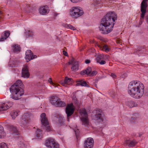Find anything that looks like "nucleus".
Listing matches in <instances>:
<instances>
[{"instance_id": "obj_13", "label": "nucleus", "mask_w": 148, "mask_h": 148, "mask_svg": "<svg viewBox=\"0 0 148 148\" xmlns=\"http://www.w3.org/2000/svg\"><path fill=\"white\" fill-rule=\"evenodd\" d=\"M22 77L24 78H28L29 77L30 74L27 65L25 64L23 66L22 69Z\"/></svg>"}, {"instance_id": "obj_48", "label": "nucleus", "mask_w": 148, "mask_h": 148, "mask_svg": "<svg viewBox=\"0 0 148 148\" xmlns=\"http://www.w3.org/2000/svg\"><path fill=\"white\" fill-rule=\"evenodd\" d=\"M111 77H112L113 78H115L116 77V75L113 73H112L111 74Z\"/></svg>"}, {"instance_id": "obj_47", "label": "nucleus", "mask_w": 148, "mask_h": 148, "mask_svg": "<svg viewBox=\"0 0 148 148\" xmlns=\"http://www.w3.org/2000/svg\"><path fill=\"white\" fill-rule=\"evenodd\" d=\"M6 39L4 37H2L0 38V42L3 41Z\"/></svg>"}, {"instance_id": "obj_5", "label": "nucleus", "mask_w": 148, "mask_h": 148, "mask_svg": "<svg viewBox=\"0 0 148 148\" xmlns=\"http://www.w3.org/2000/svg\"><path fill=\"white\" fill-rule=\"evenodd\" d=\"M32 115L29 113H25L23 114L22 117V120L20 123L21 125L24 127H26L27 124L31 121Z\"/></svg>"}, {"instance_id": "obj_28", "label": "nucleus", "mask_w": 148, "mask_h": 148, "mask_svg": "<svg viewBox=\"0 0 148 148\" xmlns=\"http://www.w3.org/2000/svg\"><path fill=\"white\" fill-rule=\"evenodd\" d=\"M11 116L13 119L18 115V112L16 111H13L11 113Z\"/></svg>"}, {"instance_id": "obj_42", "label": "nucleus", "mask_w": 148, "mask_h": 148, "mask_svg": "<svg viewBox=\"0 0 148 148\" xmlns=\"http://www.w3.org/2000/svg\"><path fill=\"white\" fill-rule=\"evenodd\" d=\"M97 71H94L92 72H91V73L90 75V76H93L97 74Z\"/></svg>"}, {"instance_id": "obj_51", "label": "nucleus", "mask_w": 148, "mask_h": 148, "mask_svg": "<svg viewBox=\"0 0 148 148\" xmlns=\"http://www.w3.org/2000/svg\"><path fill=\"white\" fill-rule=\"evenodd\" d=\"M11 66L12 67H15L17 66V65L15 63L13 64V65H11Z\"/></svg>"}, {"instance_id": "obj_14", "label": "nucleus", "mask_w": 148, "mask_h": 148, "mask_svg": "<svg viewBox=\"0 0 148 148\" xmlns=\"http://www.w3.org/2000/svg\"><path fill=\"white\" fill-rule=\"evenodd\" d=\"M94 141L91 138H89L86 140L84 143V148H92L93 145Z\"/></svg>"}, {"instance_id": "obj_11", "label": "nucleus", "mask_w": 148, "mask_h": 148, "mask_svg": "<svg viewBox=\"0 0 148 148\" xmlns=\"http://www.w3.org/2000/svg\"><path fill=\"white\" fill-rule=\"evenodd\" d=\"M25 58L27 62L37 58L36 55H33L32 53L31 50H28L25 53Z\"/></svg>"}, {"instance_id": "obj_27", "label": "nucleus", "mask_w": 148, "mask_h": 148, "mask_svg": "<svg viewBox=\"0 0 148 148\" xmlns=\"http://www.w3.org/2000/svg\"><path fill=\"white\" fill-rule=\"evenodd\" d=\"M136 52L138 53V55H139L141 54L142 53H143L145 50V49L142 47H139L137 49Z\"/></svg>"}, {"instance_id": "obj_32", "label": "nucleus", "mask_w": 148, "mask_h": 148, "mask_svg": "<svg viewBox=\"0 0 148 148\" xmlns=\"http://www.w3.org/2000/svg\"><path fill=\"white\" fill-rule=\"evenodd\" d=\"M147 0H143L141 3V8H146L147 6Z\"/></svg>"}, {"instance_id": "obj_57", "label": "nucleus", "mask_w": 148, "mask_h": 148, "mask_svg": "<svg viewBox=\"0 0 148 148\" xmlns=\"http://www.w3.org/2000/svg\"><path fill=\"white\" fill-rule=\"evenodd\" d=\"M1 18V17L0 16V18Z\"/></svg>"}, {"instance_id": "obj_55", "label": "nucleus", "mask_w": 148, "mask_h": 148, "mask_svg": "<svg viewBox=\"0 0 148 148\" xmlns=\"http://www.w3.org/2000/svg\"><path fill=\"white\" fill-rule=\"evenodd\" d=\"M2 14V12L1 11H0V14Z\"/></svg>"}, {"instance_id": "obj_23", "label": "nucleus", "mask_w": 148, "mask_h": 148, "mask_svg": "<svg viewBox=\"0 0 148 148\" xmlns=\"http://www.w3.org/2000/svg\"><path fill=\"white\" fill-rule=\"evenodd\" d=\"M72 79L66 77L64 80V82L62 83V85L65 86L66 84L69 85L71 83Z\"/></svg>"}, {"instance_id": "obj_34", "label": "nucleus", "mask_w": 148, "mask_h": 148, "mask_svg": "<svg viewBox=\"0 0 148 148\" xmlns=\"http://www.w3.org/2000/svg\"><path fill=\"white\" fill-rule=\"evenodd\" d=\"M23 83L21 81L19 80L17 81L13 85H15L18 86L19 87H21L20 86Z\"/></svg>"}, {"instance_id": "obj_41", "label": "nucleus", "mask_w": 148, "mask_h": 148, "mask_svg": "<svg viewBox=\"0 0 148 148\" xmlns=\"http://www.w3.org/2000/svg\"><path fill=\"white\" fill-rule=\"evenodd\" d=\"M10 32L8 31H5L4 32V37L6 39L10 35Z\"/></svg>"}, {"instance_id": "obj_9", "label": "nucleus", "mask_w": 148, "mask_h": 148, "mask_svg": "<svg viewBox=\"0 0 148 148\" xmlns=\"http://www.w3.org/2000/svg\"><path fill=\"white\" fill-rule=\"evenodd\" d=\"M81 115L83 116L81 119L82 122V124L85 126H87L88 125L89 121L88 114L85 109L82 110Z\"/></svg>"}, {"instance_id": "obj_10", "label": "nucleus", "mask_w": 148, "mask_h": 148, "mask_svg": "<svg viewBox=\"0 0 148 148\" xmlns=\"http://www.w3.org/2000/svg\"><path fill=\"white\" fill-rule=\"evenodd\" d=\"M7 103L8 104L6 103L0 102V111L7 110L11 107L13 104L12 102L10 101H8Z\"/></svg>"}, {"instance_id": "obj_25", "label": "nucleus", "mask_w": 148, "mask_h": 148, "mask_svg": "<svg viewBox=\"0 0 148 148\" xmlns=\"http://www.w3.org/2000/svg\"><path fill=\"white\" fill-rule=\"evenodd\" d=\"M77 86L81 85L83 86L89 87V85L87 84L85 81H79L78 83L77 84Z\"/></svg>"}, {"instance_id": "obj_4", "label": "nucleus", "mask_w": 148, "mask_h": 148, "mask_svg": "<svg viewBox=\"0 0 148 148\" xmlns=\"http://www.w3.org/2000/svg\"><path fill=\"white\" fill-rule=\"evenodd\" d=\"M84 12L79 7H73L70 10V15L73 18H76L82 16Z\"/></svg>"}, {"instance_id": "obj_6", "label": "nucleus", "mask_w": 148, "mask_h": 148, "mask_svg": "<svg viewBox=\"0 0 148 148\" xmlns=\"http://www.w3.org/2000/svg\"><path fill=\"white\" fill-rule=\"evenodd\" d=\"M45 145L48 148H59V145L54 139L52 138H49L46 140Z\"/></svg>"}, {"instance_id": "obj_46", "label": "nucleus", "mask_w": 148, "mask_h": 148, "mask_svg": "<svg viewBox=\"0 0 148 148\" xmlns=\"http://www.w3.org/2000/svg\"><path fill=\"white\" fill-rule=\"evenodd\" d=\"M85 62L86 64H89L90 63V61L89 60H86L85 61Z\"/></svg>"}, {"instance_id": "obj_37", "label": "nucleus", "mask_w": 148, "mask_h": 148, "mask_svg": "<svg viewBox=\"0 0 148 148\" xmlns=\"http://www.w3.org/2000/svg\"><path fill=\"white\" fill-rule=\"evenodd\" d=\"M104 56L103 55H99L96 59V61L99 60L100 61L101 60L104 59Z\"/></svg>"}, {"instance_id": "obj_18", "label": "nucleus", "mask_w": 148, "mask_h": 148, "mask_svg": "<svg viewBox=\"0 0 148 148\" xmlns=\"http://www.w3.org/2000/svg\"><path fill=\"white\" fill-rule=\"evenodd\" d=\"M8 127L12 134L16 135H17L18 134V131L16 127L11 125H10Z\"/></svg>"}, {"instance_id": "obj_36", "label": "nucleus", "mask_w": 148, "mask_h": 148, "mask_svg": "<svg viewBox=\"0 0 148 148\" xmlns=\"http://www.w3.org/2000/svg\"><path fill=\"white\" fill-rule=\"evenodd\" d=\"M102 50L106 52H108L110 51V48L108 45H105L103 46Z\"/></svg>"}, {"instance_id": "obj_8", "label": "nucleus", "mask_w": 148, "mask_h": 148, "mask_svg": "<svg viewBox=\"0 0 148 148\" xmlns=\"http://www.w3.org/2000/svg\"><path fill=\"white\" fill-rule=\"evenodd\" d=\"M41 121L42 125L46 127V130L47 132L50 130V128L49 125V123L47 118L46 114L45 113H42L40 116Z\"/></svg>"}, {"instance_id": "obj_33", "label": "nucleus", "mask_w": 148, "mask_h": 148, "mask_svg": "<svg viewBox=\"0 0 148 148\" xmlns=\"http://www.w3.org/2000/svg\"><path fill=\"white\" fill-rule=\"evenodd\" d=\"M146 11V8H141V11L142 12V14L141 15V17L142 18L144 17Z\"/></svg>"}, {"instance_id": "obj_31", "label": "nucleus", "mask_w": 148, "mask_h": 148, "mask_svg": "<svg viewBox=\"0 0 148 148\" xmlns=\"http://www.w3.org/2000/svg\"><path fill=\"white\" fill-rule=\"evenodd\" d=\"M36 135L37 138H41L42 136L41 130L40 129L38 130L36 132Z\"/></svg>"}, {"instance_id": "obj_38", "label": "nucleus", "mask_w": 148, "mask_h": 148, "mask_svg": "<svg viewBox=\"0 0 148 148\" xmlns=\"http://www.w3.org/2000/svg\"><path fill=\"white\" fill-rule=\"evenodd\" d=\"M27 35L28 37H32L34 35V34L33 32L31 31H28L27 32Z\"/></svg>"}, {"instance_id": "obj_45", "label": "nucleus", "mask_w": 148, "mask_h": 148, "mask_svg": "<svg viewBox=\"0 0 148 148\" xmlns=\"http://www.w3.org/2000/svg\"><path fill=\"white\" fill-rule=\"evenodd\" d=\"M70 1L73 3H77L81 1L82 0H70Z\"/></svg>"}, {"instance_id": "obj_16", "label": "nucleus", "mask_w": 148, "mask_h": 148, "mask_svg": "<svg viewBox=\"0 0 148 148\" xmlns=\"http://www.w3.org/2000/svg\"><path fill=\"white\" fill-rule=\"evenodd\" d=\"M137 143L134 140H127L125 141L124 145L125 146L128 145L129 147H132L135 146Z\"/></svg>"}, {"instance_id": "obj_39", "label": "nucleus", "mask_w": 148, "mask_h": 148, "mask_svg": "<svg viewBox=\"0 0 148 148\" xmlns=\"http://www.w3.org/2000/svg\"><path fill=\"white\" fill-rule=\"evenodd\" d=\"M48 82H49L51 84H52L53 86H54L55 87L57 86V84L54 83L52 80L51 78H49L48 79Z\"/></svg>"}, {"instance_id": "obj_35", "label": "nucleus", "mask_w": 148, "mask_h": 148, "mask_svg": "<svg viewBox=\"0 0 148 148\" xmlns=\"http://www.w3.org/2000/svg\"><path fill=\"white\" fill-rule=\"evenodd\" d=\"M103 0H94L93 4L94 5H96L100 3H102Z\"/></svg>"}, {"instance_id": "obj_20", "label": "nucleus", "mask_w": 148, "mask_h": 148, "mask_svg": "<svg viewBox=\"0 0 148 148\" xmlns=\"http://www.w3.org/2000/svg\"><path fill=\"white\" fill-rule=\"evenodd\" d=\"M12 49L14 52L16 53L20 51L21 48L18 45L14 44L12 47Z\"/></svg>"}, {"instance_id": "obj_26", "label": "nucleus", "mask_w": 148, "mask_h": 148, "mask_svg": "<svg viewBox=\"0 0 148 148\" xmlns=\"http://www.w3.org/2000/svg\"><path fill=\"white\" fill-rule=\"evenodd\" d=\"M6 135L5 133L3 130V128L0 126V138H3Z\"/></svg>"}, {"instance_id": "obj_54", "label": "nucleus", "mask_w": 148, "mask_h": 148, "mask_svg": "<svg viewBox=\"0 0 148 148\" xmlns=\"http://www.w3.org/2000/svg\"><path fill=\"white\" fill-rule=\"evenodd\" d=\"M105 57H106V58H108V57H109V56H108V55H106L105 56Z\"/></svg>"}, {"instance_id": "obj_2", "label": "nucleus", "mask_w": 148, "mask_h": 148, "mask_svg": "<svg viewBox=\"0 0 148 148\" xmlns=\"http://www.w3.org/2000/svg\"><path fill=\"white\" fill-rule=\"evenodd\" d=\"M128 92L132 97L136 99H139L144 94V85L139 81H131L128 86Z\"/></svg>"}, {"instance_id": "obj_1", "label": "nucleus", "mask_w": 148, "mask_h": 148, "mask_svg": "<svg viewBox=\"0 0 148 148\" xmlns=\"http://www.w3.org/2000/svg\"><path fill=\"white\" fill-rule=\"evenodd\" d=\"M116 15L114 12H109L102 18L99 26V29L101 33L108 34L112 30L114 23L116 20Z\"/></svg>"}, {"instance_id": "obj_50", "label": "nucleus", "mask_w": 148, "mask_h": 148, "mask_svg": "<svg viewBox=\"0 0 148 148\" xmlns=\"http://www.w3.org/2000/svg\"><path fill=\"white\" fill-rule=\"evenodd\" d=\"M63 54L64 55H65V56H67L68 53L66 52L65 51H63Z\"/></svg>"}, {"instance_id": "obj_7", "label": "nucleus", "mask_w": 148, "mask_h": 148, "mask_svg": "<svg viewBox=\"0 0 148 148\" xmlns=\"http://www.w3.org/2000/svg\"><path fill=\"white\" fill-rule=\"evenodd\" d=\"M74 106L72 103L69 104L66 107V112L67 115V120L69 121V117L74 113Z\"/></svg>"}, {"instance_id": "obj_17", "label": "nucleus", "mask_w": 148, "mask_h": 148, "mask_svg": "<svg viewBox=\"0 0 148 148\" xmlns=\"http://www.w3.org/2000/svg\"><path fill=\"white\" fill-rule=\"evenodd\" d=\"M71 69V71L74 72L78 71L79 69L78 62L77 61H74L72 64Z\"/></svg>"}, {"instance_id": "obj_43", "label": "nucleus", "mask_w": 148, "mask_h": 148, "mask_svg": "<svg viewBox=\"0 0 148 148\" xmlns=\"http://www.w3.org/2000/svg\"><path fill=\"white\" fill-rule=\"evenodd\" d=\"M97 62L99 63L100 64L103 65L106 64V62L104 60H101V61L99 60L97 61Z\"/></svg>"}, {"instance_id": "obj_19", "label": "nucleus", "mask_w": 148, "mask_h": 148, "mask_svg": "<svg viewBox=\"0 0 148 148\" xmlns=\"http://www.w3.org/2000/svg\"><path fill=\"white\" fill-rule=\"evenodd\" d=\"M91 68L90 67H88L86 70L82 71L80 72V74L82 75L86 74L90 76V75L91 72Z\"/></svg>"}, {"instance_id": "obj_52", "label": "nucleus", "mask_w": 148, "mask_h": 148, "mask_svg": "<svg viewBox=\"0 0 148 148\" xmlns=\"http://www.w3.org/2000/svg\"><path fill=\"white\" fill-rule=\"evenodd\" d=\"M146 20L147 23L148 24V15L146 17Z\"/></svg>"}, {"instance_id": "obj_21", "label": "nucleus", "mask_w": 148, "mask_h": 148, "mask_svg": "<svg viewBox=\"0 0 148 148\" xmlns=\"http://www.w3.org/2000/svg\"><path fill=\"white\" fill-rule=\"evenodd\" d=\"M127 105L129 107L132 108L137 106V104L135 102L133 101H129L127 102Z\"/></svg>"}, {"instance_id": "obj_53", "label": "nucleus", "mask_w": 148, "mask_h": 148, "mask_svg": "<svg viewBox=\"0 0 148 148\" xmlns=\"http://www.w3.org/2000/svg\"><path fill=\"white\" fill-rule=\"evenodd\" d=\"M142 22H143V20H142V19H141L140 20V21L139 22V24L140 25H141L142 23Z\"/></svg>"}, {"instance_id": "obj_40", "label": "nucleus", "mask_w": 148, "mask_h": 148, "mask_svg": "<svg viewBox=\"0 0 148 148\" xmlns=\"http://www.w3.org/2000/svg\"><path fill=\"white\" fill-rule=\"evenodd\" d=\"M0 148H8L5 143H2L0 144Z\"/></svg>"}, {"instance_id": "obj_3", "label": "nucleus", "mask_w": 148, "mask_h": 148, "mask_svg": "<svg viewBox=\"0 0 148 148\" xmlns=\"http://www.w3.org/2000/svg\"><path fill=\"white\" fill-rule=\"evenodd\" d=\"M10 90L12 94L11 97L15 100L19 99L24 93L23 89L16 86L12 85Z\"/></svg>"}, {"instance_id": "obj_24", "label": "nucleus", "mask_w": 148, "mask_h": 148, "mask_svg": "<svg viewBox=\"0 0 148 148\" xmlns=\"http://www.w3.org/2000/svg\"><path fill=\"white\" fill-rule=\"evenodd\" d=\"M102 114L100 113L96 112V114L95 115V120H100L101 121H103V119L102 118Z\"/></svg>"}, {"instance_id": "obj_49", "label": "nucleus", "mask_w": 148, "mask_h": 148, "mask_svg": "<svg viewBox=\"0 0 148 148\" xmlns=\"http://www.w3.org/2000/svg\"><path fill=\"white\" fill-rule=\"evenodd\" d=\"M74 61L73 60H72L71 61L69 62V63L70 64H72H72L74 62V61Z\"/></svg>"}, {"instance_id": "obj_15", "label": "nucleus", "mask_w": 148, "mask_h": 148, "mask_svg": "<svg viewBox=\"0 0 148 148\" xmlns=\"http://www.w3.org/2000/svg\"><path fill=\"white\" fill-rule=\"evenodd\" d=\"M60 98L56 96H53L50 97V102L53 105L56 106Z\"/></svg>"}, {"instance_id": "obj_44", "label": "nucleus", "mask_w": 148, "mask_h": 148, "mask_svg": "<svg viewBox=\"0 0 148 148\" xmlns=\"http://www.w3.org/2000/svg\"><path fill=\"white\" fill-rule=\"evenodd\" d=\"M136 119L135 118H134V117L132 118L131 120V123H134L135 122V120H136Z\"/></svg>"}, {"instance_id": "obj_22", "label": "nucleus", "mask_w": 148, "mask_h": 148, "mask_svg": "<svg viewBox=\"0 0 148 148\" xmlns=\"http://www.w3.org/2000/svg\"><path fill=\"white\" fill-rule=\"evenodd\" d=\"M66 105V103L64 101H61L60 99H59L57 103L56 106L60 107H63L65 106Z\"/></svg>"}, {"instance_id": "obj_30", "label": "nucleus", "mask_w": 148, "mask_h": 148, "mask_svg": "<svg viewBox=\"0 0 148 148\" xmlns=\"http://www.w3.org/2000/svg\"><path fill=\"white\" fill-rule=\"evenodd\" d=\"M18 145L19 147L21 148H25L26 146L23 140L18 142Z\"/></svg>"}, {"instance_id": "obj_29", "label": "nucleus", "mask_w": 148, "mask_h": 148, "mask_svg": "<svg viewBox=\"0 0 148 148\" xmlns=\"http://www.w3.org/2000/svg\"><path fill=\"white\" fill-rule=\"evenodd\" d=\"M63 26L65 27L69 28L73 30H76V29L75 27L72 26L70 24H63Z\"/></svg>"}, {"instance_id": "obj_56", "label": "nucleus", "mask_w": 148, "mask_h": 148, "mask_svg": "<svg viewBox=\"0 0 148 148\" xmlns=\"http://www.w3.org/2000/svg\"><path fill=\"white\" fill-rule=\"evenodd\" d=\"M75 134H76V131L75 130Z\"/></svg>"}, {"instance_id": "obj_12", "label": "nucleus", "mask_w": 148, "mask_h": 148, "mask_svg": "<svg viewBox=\"0 0 148 148\" xmlns=\"http://www.w3.org/2000/svg\"><path fill=\"white\" fill-rule=\"evenodd\" d=\"M38 10L40 14L42 15H45L48 13L49 9L48 7L45 5L40 6Z\"/></svg>"}]
</instances>
